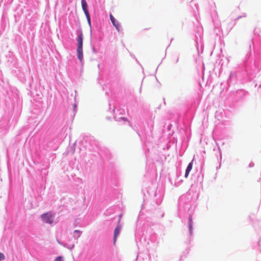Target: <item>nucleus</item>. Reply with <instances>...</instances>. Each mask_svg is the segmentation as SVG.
Instances as JSON below:
<instances>
[{
  "instance_id": "f257e3e1",
  "label": "nucleus",
  "mask_w": 261,
  "mask_h": 261,
  "mask_svg": "<svg viewBox=\"0 0 261 261\" xmlns=\"http://www.w3.org/2000/svg\"><path fill=\"white\" fill-rule=\"evenodd\" d=\"M83 35L81 32L77 38H76L77 41V58L79 60L82 62L83 59Z\"/></svg>"
},
{
  "instance_id": "f03ea898",
  "label": "nucleus",
  "mask_w": 261,
  "mask_h": 261,
  "mask_svg": "<svg viewBox=\"0 0 261 261\" xmlns=\"http://www.w3.org/2000/svg\"><path fill=\"white\" fill-rule=\"evenodd\" d=\"M41 217L44 222L48 224L53 223L54 216L50 212H47L43 214L41 216Z\"/></svg>"
},
{
  "instance_id": "7ed1b4c3",
  "label": "nucleus",
  "mask_w": 261,
  "mask_h": 261,
  "mask_svg": "<svg viewBox=\"0 0 261 261\" xmlns=\"http://www.w3.org/2000/svg\"><path fill=\"white\" fill-rule=\"evenodd\" d=\"M110 19L111 20L112 23L114 25V26L115 27L116 30L118 31H120V25L119 23L117 21V20L115 19V18L114 17V16L112 15H110Z\"/></svg>"
},
{
  "instance_id": "20e7f679",
  "label": "nucleus",
  "mask_w": 261,
  "mask_h": 261,
  "mask_svg": "<svg viewBox=\"0 0 261 261\" xmlns=\"http://www.w3.org/2000/svg\"><path fill=\"white\" fill-rule=\"evenodd\" d=\"M121 230V227L119 225H118L116 228L114 230V244H115L116 240H117V237L118 235L119 234Z\"/></svg>"
},
{
  "instance_id": "39448f33",
  "label": "nucleus",
  "mask_w": 261,
  "mask_h": 261,
  "mask_svg": "<svg viewBox=\"0 0 261 261\" xmlns=\"http://www.w3.org/2000/svg\"><path fill=\"white\" fill-rule=\"evenodd\" d=\"M81 3H82V9H83L85 14L89 13L88 10V5L87 4L86 0H82Z\"/></svg>"
},
{
  "instance_id": "423d86ee",
  "label": "nucleus",
  "mask_w": 261,
  "mask_h": 261,
  "mask_svg": "<svg viewBox=\"0 0 261 261\" xmlns=\"http://www.w3.org/2000/svg\"><path fill=\"white\" fill-rule=\"evenodd\" d=\"M193 165L192 163H190L186 169V173H185V177H187L189 175V174L191 170L192 169Z\"/></svg>"
},
{
  "instance_id": "0eeeda50",
  "label": "nucleus",
  "mask_w": 261,
  "mask_h": 261,
  "mask_svg": "<svg viewBox=\"0 0 261 261\" xmlns=\"http://www.w3.org/2000/svg\"><path fill=\"white\" fill-rule=\"evenodd\" d=\"M89 24H90V16L89 13L85 14Z\"/></svg>"
},
{
  "instance_id": "6e6552de",
  "label": "nucleus",
  "mask_w": 261,
  "mask_h": 261,
  "mask_svg": "<svg viewBox=\"0 0 261 261\" xmlns=\"http://www.w3.org/2000/svg\"><path fill=\"white\" fill-rule=\"evenodd\" d=\"M5 258V255L3 253L0 252V260H4Z\"/></svg>"
},
{
  "instance_id": "1a4fd4ad",
  "label": "nucleus",
  "mask_w": 261,
  "mask_h": 261,
  "mask_svg": "<svg viewBox=\"0 0 261 261\" xmlns=\"http://www.w3.org/2000/svg\"><path fill=\"white\" fill-rule=\"evenodd\" d=\"M54 261H63V257L62 256H58Z\"/></svg>"
},
{
  "instance_id": "9d476101",
  "label": "nucleus",
  "mask_w": 261,
  "mask_h": 261,
  "mask_svg": "<svg viewBox=\"0 0 261 261\" xmlns=\"http://www.w3.org/2000/svg\"><path fill=\"white\" fill-rule=\"evenodd\" d=\"M74 232H77V233H80L81 232L79 230H75Z\"/></svg>"
},
{
  "instance_id": "9b49d317",
  "label": "nucleus",
  "mask_w": 261,
  "mask_h": 261,
  "mask_svg": "<svg viewBox=\"0 0 261 261\" xmlns=\"http://www.w3.org/2000/svg\"><path fill=\"white\" fill-rule=\"evenodd\" d=\"M121 217H122V215L121 214L119 216V221L120 220V219H121Z\"/></svg>"
}]
</instances>
